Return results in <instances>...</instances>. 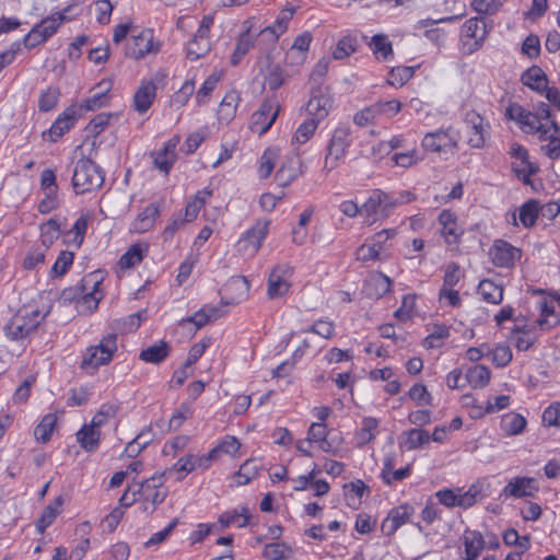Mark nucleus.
Segmentation results:
<instances>
[{
    "label": "nucleus",
    "mask_w": 560,
    "mask_h": 560,
    "mask_svg": "<svg viewBox=\"0 0 560 560\" xmlns=\"http://www.w3.org/2000/svg\"><path fill=\"white\" fill-rule=\"evenodd\" d=\"M450 336V329L445 325H435L430 335L424 339L423 346L428 349L439 348Z\"/></svg>",
    "instance_id": "5fc2aeb1"
},
{
    "label": "nucleus",
    "mask_w": 560,
    "mask_h": 560,
    "mask_svg": "<svg viewBox=\"0 0 560 560\" xmlns=\"http://www.w3.org/2000/svg\"><path fill=\"white\" fill-rule=\"evenodd\" d=\"M369 46L378 60H386L393 54L392 43L383 34L374 35Z\"/></svg>",
    "instance_id": "ea45409f"
},
{
    "label": "nucleus",
    "mask_w": 560,
    "mask_h": 560,
    "mask_svg": "<svg viewBox=\"0 0 560 560\" xmlns=\"http://www.w3.org/2000/svg\"><path fill=\"white\" fill-rule=\"evenodd\" d=\"M538 308L540 317L535 320V327H539L540 330H548L559 324V317L556 315L553 306L546 300L538 302Z\"/></svg>",
    "instance_id": "473e14b6"
},
{
    "label": "nucleus",
    "mask_w": 560,
    "mask_h": 560,
    "mask_svg": "<svg viewBox=\"0 0 560 560\" xmlns=\"http://www.w3.org/2000/svg\"><path fill=\"white\" fill-rule=\"evenodd\" d=\"M62 504V499L61 497H58L55 499V501L52 503H50L49 505H47L40 517L38 518L37 523H36V528L39 533H44V530L49 526L51 525V523L55 521V518L57 517V515L59 514V508L61 506Z\"/></svg>",
    "instance_id": "58836bf2"
},
{
    "label": "nucleus",
    "mask_w": 560,
    "mask_h": 560,
    "mask_svg": "<svg viewBox=\"0 0 560 560\" xmlns=\"http://www.w3.org/2000/svg\"><path fill=\"white\" fill-rule=\"evenodd\" d=\"M501 495L505 498H523L525 497V477H516L511 480L502 490Z\"/></svg>",
    "instance_id": "0e129e2a"
},
{
    "label": "nucleus",
    "mask_w": 560,
    "mask_h": 560,
    "mask_svg": "<svg viewBox=\"0 0 560 560\" xmlns=\"http://www.w3.org/2000/svg\"><path fill=\"white\" fill-rule=\"evenodd\" d=\"M57 31L54 19H49L47 16L31 28V31L24 36L23 44L26 48L33 49L42 43H45L48 38L55 35Z\"/></svg>",
    "instance_id": "dca6fc26"
},
{
    "label": "nucleus",
    "mask_w": 560,
    "mask_h": 560,
    "mask_svg": "<svg viewBox=\"0 0 560 560\" xmlns=\"http://www.w3.org/2000/svg\"><path fill=\"white\" fill-rule=\"evenodd\" d=\"M48 313L49 310L45 313L26 307L19 310L5 324L3 328L5 336L11 340H20L27 337L36 330Z\"/></svg>",
    "instance_id": "7ed1b4c3"
},
{
    "label": "nucleus",
    "mask_w": 560,
    "mask_h": 560,
    "mask_svg": "<svg viewBox=\"0 0 560 560\" xmlns=\"http://www.w3.org/2000/svg\"><path fill=\"white\" fill-rule=\"evenodd\" d=\"M393 459L386 458L384 462V468L381 474V477L386 485H392L394 481H401L408 478L411 474V467L409 465L397 470H393Z\"/></svg>",
    "instance_id": "4c0bfd02"
},
{
    "label": "nucleus",
    "mask_w": 560,
    "mask_h": 560,
    "mask_svg": "<svg viewBox=\"0 0 560 560\" xmlns=\"http://www.w3.org/2000/svg\"><path fill=\"white\" fill-rule=\"evenodd\" d=\"M482 300L491 304H500L503 300V289L492 280L485 279L478 285Z\"/></svg>",
    "instance_id": "f704fd0d"
},
{
    "label": "nucleus",
    "mask_w": 560,
    "mask_h": 560,
    "mask_svg": "<svg viewBox=\"0 0 560 560\" xmlns=\"http://www.w3.org/2000/svg\"><path fill=\"white\" fill-rule=\"evenodd\" d=\"M549 81L544 70L537 66L527 69V88L544 93Z\"/></svg>",
    "instance_id": "79ce46f5"
},
{
    "label": "nucleus",
    "mask_w": 560,
    "mask_h": 560,
    "mask_svg": "<svg viewBox=\"0 0 560 560\" xmlns=\"http://www.w3.org/2000/svg\"><path fill=\"white\" fill-rule=\"evenodd\" d=\"M413 512V509L404 504L390 510L387 518L382 524V530L387 536L393 535L401 525L407 523Z\"/></svg>",
    "instance_id": "412c9836"
},
{
    "label": "nucleus",
    "mask_w": 560,
    "mask_h": 560,
    "mask_svg": "<svg viewBox=\"0 0 560 560\" xmlns=\"http://www.w3.org/2000/svg\"><path fill=\"white\" fill-rule=\"evenodd\" d=\"M109 102L108 90L97 92L93 96L86 98L81 105L79 110L84 108L85 110H96L103 106H106Z\"/></svg>",
    "instance_id": "69168bd1"
},
{
    "label": "nucleus",
    "mask_w": 560,
    "mask_h": 560,
    "mask_svg": "<svg viewBox=\"0 0 560 560\" xmlns=\"http://www.w3.org/2000/svg\"><path fill=\"white\" fill-rule=\"evenodd\" d=\"M465 122L468 127V144L471 148H482L486 141L487 126L483 118L476 112L466 113Z\"/></svg>",
    "instance_id": "f3484780"
},
{
    "label": "nucleus",
    "mask_w": 560,
    "mask_h": 560,
    "mask_svg": "<svg viewBox=\"0 0 560 560\" xmlns=\"http://www.w3.org/2000/svg\"><path fill=\"white\" fill-rule=\"evenodd\" d=\"M332 107V100L329 95L322 93L320 90L313 92L306 104V112L311 118L322 121L329 114Z\"/></svg>",
    "instance_id": "aec40b11"
},
{
    "label": "nucleus",
    "mask_w": 560,
    "mask_h": 560,
    "mask_svg": "<svg viewBox=\"0 0 560 560\" xmlns=\"http://www.w3.org/2000/svg\"><path fill=\"white\" fill-rule=\"evenodd\" d=\"M78 116L79 109L74 105L67 107L57 117L51 127L43 132V138L50 142H56L74 126Z\"/></svg>",
    "instance_id": "f8f14e48"
},
{
    "label": "nucleus",
    "mask_w": 560,
    "mask_h": 560,
    "mask_svg": "<svg viewBox=\"0 0 560 560\" xmlns=\"http://www.w3.org/2000/svg\"><path fill=\"white\" fill-rule=\"evenodd\" d=\"M522 250L503 240H495L489 249L491 261L498 267H509L520 258Z\"/></svg>",
    "instance_id": "2eb2a0df"
},
{
    "label": "nucleus",
    "mask_w": 560,
    "mask_h": 560,
    "mask_svg": "<svg viewBox=\"0 0 560 560\" xmlns=\"http://www.w3.org/2000/svg\"><path fill=\"white\" fill-rule=\"evenodd\" d=\"M170 345L166 341L161 340L145 349H142L139 354V359L147 363L160 364L170 355Z\"/></svg>",
    "instance_id": "393cba45"
},
{
    "label": "nucleus",
    "mask_w": 560,
    "mask_h": 560,
    "mask_svg": "<svg viewBox=\"0 0 560 560\" xmlns=\"http://www.w3.org/2000/svg\"><path fill=\"white\" fill-rule=\"evenodd\" d=\"M401 109L398 100L380 101L362 108L353 115V122L359 127L377 124L383 118H390Z\"/></svg>",
    "instance_id": "20e7f679"
},
{
    "label": "nucleus",
    "mask_w": 560,
    "mask_h": 560,
    "mask_svg": "<svg viewBox=\"0 0 560 560\" xmlns=\"http://www.w3.org/2000/svg\"><path fill=\"white\" fill-rule=\"evenodd\" d=\"M266 62L268 65L264 73L262 88L267 84L271 91H276L285 82L284 70L280 65L270 62L269 58H267Z\"/></svg>",
    "instance_id": "2f4dec72"
},
{
    "label": "nucleus",
    "mask_w": 560,
    "mask_h": 560,
    "mask_svg": "<svg viewBox=\"0 0 560 560\" xmlns=\"http://www.w3.org/2000/svg\"><path fill=\"white\" fill-rule=\"evenodd\" d=\"M462 34L466 38L475 40V45L479 46L488 34V24L485 18H470L463 24Z\"/></svg>",
    "instance_id": "4be33fe9"
},
{
    "label": "nucleus",
    "mask_w": 560,
    "mask_h": 560,
    "mask_svg": "<svg viewBox=\"0 0 560 560\" xmlns=\"http://www.w3.org/2000/svg\"><path fill=\"white\" fill-rule=\"evenodd\" d=\"M101 279L96 273H90L81 280L80 300L78 301L79 312L92 313L97 308L103 294L98 292Z\"/></svg>",
    "instance_id": "9d476101"
},
{
    "label": "nucleus",
    "mask_w": 560,
    "mask_h": 560,
    "mask_svg": "<svg viewBox=\"0 0 560 560\" xmlns=\"http://www.w3.org/2000/svg\"><path fill=\"white\" fill-rule=\"evenodd\" d=\"M279 151L275 148L267 149L260 158L258 174L260 178H267L273 167L276 160L278 159Z\"/></svg>",
    "instance_id": "603ef678"
},
{
    "label": "nucleus",
    "mask_w": 560,
    "mask_h": 560,
    "mask_svg": "<svg viewBox=\"0 0 560 560\" xmlns=\"http://www.w3.org/2000/svg\"><path fill=\"white\" fill-rule=\"evenodd\" d=\"M260 466L258 465L256 459H247L235 472V478H237V486H245L248 482H250L254 478H256Z\"/></svg>",
    "instance_id": "37998d69"
},
{
    "label": "nucleus",
    "mask_w": 560,
    "mask_h": 560,
    "mask_svg": "<svg viewBox=\"0 0 560 560\" xmlns=\"http://www.w3.org/2000/svg\"><path fill=\"white\" fill-rule=\"evenodd\" d=\"M280 104L276 95L266 97L259 108L252 115L250 129L259 136L266 133L276 121Z\"/></svg>",
    "instance_id": "1a4fd4ad"
},
{
    "label": "nucleus",
    "mask_w": 560,
    "mask_h": 560,
    "mask_svg": "<svg viewBox=\"0 0 560 560\" xmlns=\"http://www.w3.org/2000/svg\"><path fill=\"white\" fill-rule=\"evenodd\" d=\"M195 92V81L186 80L182 88L173 95L172 104L176 107H182L187 104L189 98Z\"/></svg>",
    "instance_id": "052dcab7"
},
{
    "label": "nucleus",
    "mask_w": 560,
    "mask_h": 560,
    "mask_svg": "<svg viewBox=\"0 0 560 560\" xmlns=\"http://www.w3.org/2000/svg\"><path fill=\"white\" fill-rule=\"evenodd\" d=\"M178 142L179 138L173 137L164 144L163 149L151 153L154 166L164 174L170 173L176 161L177 155L175 150Z\"/></svg>",
    "instance_id": "6ab92c4d"
},
{
    "label": "nucleus",
    "mask_w": 560,
    "mask_h": 560,
    "mask_svg": "<svg viewBox=\"0 0 560 560\" xmlns=\"http://www.w3.org/2000/svg\"><path fill=\"white\" fill-rule=\"evenodd\" d=\"M219 82V77L212 74L208 77L196 94V102L198 105H203L208 102L212 91L215 89Z\"/></svg>",
    "instance_id": "680f3d73"
},
{
    "label": "nucleus",
    "mask_w": 560,
    "mask_h": 560,
    "mask_svg": "<svg viewBox=\"0 0 560 560\" xmlns=\"http://www.w3.org/2000/svg\"><path fill=\"white\" fill-rule=\"evenodd\" d=\"M210 196H211L210 190L203 189V190L197 191V194L194 196V198L187 202L184 213H183V218L187 222L194 221L197 218L200 209L205 206L207 198H209Z\"/></svg>",
    "instance_id": "c9c22d12"
},
{
    "label": "nucleus",
    "mask_w": 560,
    "mask_h": 560,
    "mask_svg": "<svg viewBox=\"0 0 560 560\" xmlns=\"http://www.w3.org/2000/svg\"><path fill=\"white\" fill-rule=\"evenodd\" d=\"M459 139V132L450 126L425 133L421 145L424 151L447 153L457 148Z\"/></svg>",
    "instance_id": "6e6552de"
},
{
    "label": "nucleus",
    "mask_w": 560,
    "mask_h": 560,
    "mask_svg": "<svg viewBox=\"0 0 560 560\" xmlns=\"http://www.w3.org/2000/svg\"><path fill=\"white\" fill-rule=\"evenodd\" d=\"M358 38L354 35H346L339 39L332 52L335 59H345L357 50Z\"/></svg>",
    "instance_id": "de8ad7c7"
},
{
    "label": "nucleus",
    "mask_w": 560,
    "mask_h": 560,
    "mask_svg": "<svg viewBox=\"0 0 560 560\" xmlns=\"http://www.w3.org/2000/svg\"><path fill=\"white\" fill-rule=\"evenodd\" d=\"M509 155L513 160L512 172L515 177L525 184V150L522 144L513 142L510 145Z\"/></svg>",
    "instance_id": "7c9ffc66"
},
{
    "label": "nucleus",
    "mask_w": 560,
    "mask_h": 560,
    "mask_svg": "<svg viewBox=\"0 0 560 560\" xmlns=\"http://www.w3.org/2000/svg\"><path fill=\"white\" fill-rule=\"evenodd\" d=\"M262 556L267 560H282L292 556V548L284 542L267 544Z\"/></svg>",
    "instance_id": "09e8293b"
},
{
    "label": "nucleus",
    "mask_w": 560,
    "mask_h": 560,
    "mask_svg": "<svg viewBox=\"0 0 560 560\" xmlns=\"http://www.w3.org/2000/svg\"><path fill=\"white\" fill-rule=\"evenodd\" d=\"M269 224V220H258L246 232L244 238L241 242L248 243L252 246V250L256 253L260 248L262 241L268 234Z\"/></svg>",
    "instance_id": "bb28decb"
},
{
    "label": "nucleus",
    "mask_w": 560,
    "mask_h": 560,
    "mask_svg": "<svg viewBox=\"0 0 560 560\" xmlns=\"http://www.w3.org/2000/svg\"><path fill=\"white\" fill-rule=\"evenodd\" d=\"M166 74L158 72L151 80H142L133 95V107L139 114L147 113L152 106L155 97L158 83L162 82Z\"/></svg>",
    "instance_id": "9b49d317"
},
{
    "label": "nucleus",
    "mask_w": 560,
    "mask_h": 560,
    "mask_svg": "<svg viewBox=\"0 0 560 560\" xmlns=\"http://www.w3.org/2000/svg\"><path fill=\"white\" fill-rule=\"evenodd\" d=\"M490 378L491 372L489 368L482 364L470 366L465 373V380L472 388L486 387Z\"/></svg>",
    "instance_id": "c85d7f7f"
},
{
    "label": "nucleus",
    "mask_w": 560,
    "mask_h": 560,
    "mask_svg": "<svg viewBox=\"0 0 560 560\" xmlns=\"http://www.w3.org/2000/svg\"><path fill=\"white\" fill-rule=\"evenodd\" d=\"M45 253H46V248L43 246L36 247V248L30 250L23 261L24 268L27 270H33L38 265L44 264Z\"/></svg>",
    "instance_id": "338daca9"
},
{
    "label": "nucleus",
    "mask_w": 560,
    "mask_h": 560,
    "mask_svg": "<svg viewBox=\"0 0 560 560\" xmlns=\"http://www.w3.org/2000/svg\"><path fill=\"white\" fill-rule=\"evenodd\" d=\"M466 560H476L486 546V540L477 530H466L463 535Z\"/></svg>",
    "instance_id": "a878e982"
},
{
    "label": "nucleus",
    "mask_w": 560,
    "mask_h": 560,
    "mask_svg": "<svg viewBox=\"0 0 560 560\" xmlns=\"http://www.w3.org/2000/svg\"><path fill=\"white\" fill-rule=\"evenodd\" d=\"M117 350L116 336L110 334L104 337L100 345L86 349L81 368L94 372L101 365L107 364Z\"/></svg>",
    "instance_id": "0eeeda50"
},
{
    "label": "nucleus",
    "mask_w": 560,
    "mask_h": 560,
    "mask_svg": "<svg viewBox=\"0 0 560 560\" xmlns=\"http://www.w3.org/2000/svg\"><path fill=\"white\" fill-rule=\"evenodd\" d=\"M153 50V36L150 30H144L133 35L127 42L126 56L132 59H141Z\"/></svg>",
    "instance_id": "a211bd4d"
},
{
    "label": "nucleus",
    "mask_w": 560,
    "mask_h": 560,
    "mask_svg": "<svg viewBox=\"0 0 560 560\" xmlns=\"http://www.w3.org/2000/svg\"><path fill=\"white\" fill-rule=\"evenodd\" d=\"M352 142L351 128L348 125L338 126L328 142L324 168L328 172L337 167L338 161L342 159Z\"/></svg>",
    "instance_id": "423d86ee"
},
{
    "label": "nucleus",
    "mask_w": 560,
    "mask_h": 560,
    "mask_svg": "<svg viewBox=\"0 0 560 560\" xmlns=\"http://www.w3.org/2000/svg\"><path fill=\"white\" fill-rule=\"evenodd\" d=\"M378 427V420L373 417H365L362 420V427L357 432V443L359 446H363L375 438V430Z\"/></svg>",
    "instance_id": "c03bdc74"
},
{
    "label": "nucleus",
    "mask_w": 560,
    "mask_h": 560,
    "mask_svg": "<svg viewBox=\"0 0 560 560\" xmlns=\"http://www.w3.org/2000/svg\"><path fill=\"white\" fill-rule=\"evenodd\" d=\"M301 161L299 156H290L282 163L276 173V180L279 186L285 187L290 185L301 173Z\"/></svg>",
    "instance_id": "5701e85b"
},
{
    "label": "nucleus",
    "mask_w": 560,
    "mask_h": 560,
    "mask_svg": "<svg viewBox=\"0 0 560 560\" xmlns=\"http://www.w3.org/2000/svg\"><path fill=\"white\" fill-rule=\"evenodd\" d=\"M253 46L254 39L250 35V26H248L237 38L235 49L231 56V63L233 66L238 65Z\"/></svg>",
    "instance_id": "72a5a7b5"
},
{
    "label": "nucleus",
    "mask_w": 560,
    "mask_h": 560,
    "mask_svg": "<svg viewBox=\"0 0 560 560\" xmlns=\"http://www.w3.org/2000/svg\"><path fill=\"white\" fill-rule=\"evenodd\" d=\"M144 313L145 312H137V313L130 314L126 317L115 319L113 322L112 327H113V329H115L121 334H128V332L136 331L141 325L142 314H144Z\"/></svg>",
    "instance_id": "a19ab883"
},
{
    "label": "nucleus",
    "mask_w": 560,
    "mask_h": 560,
    "mask_svg": "<svg viewBox=\"0 0 560 560\" xmlns=\"http://www.w3.org/2000/svg\"><path fill=\"white\" fill-rule=\"evenodd\" d=\"M542 421L549 427H560V402L551 404L544 411Z\"/></svg>",
    "instance_id": "774afa93"
},
{
    "label": "nucleus",
    "mask_w": 560,
    "mask_h": 560,
    "mask_svg": "<svg viewBox=\"0 0 560 560\" xmlns=\"http://www.w3.org/2000/svg\"><path fill=\"white\" fill-rule=\"evenodd\" d=\"M319 122L320 121L315 120L314 118H307L298 127L292 138V142L303 144L306 141H308L311 137L314 135L315 130L317 129Z\"/></svg>",
    "instance_id": "3c124183"
},
{
    "label": "nucleus",
    "mask_w": 560,
    "mask_h": 560,
    "mask_svg": "<svg viewBox=\"0 0 560 560\" xmlns=\"http://www.w3.org/2000/svg\"><path fill=\"white\" fill-rule=\"evenodd\" d=\"M241 97L236 92L228 93L220 104V113L226 118H232L236 112Z\"/></svg>",
    "instance_id": "e2e57ef3"
},
{
    "label": "nucleus",
    "mask_w": 560,
    "mask_h": 560,
    "mask_svg": "<svg viewBox=\"0 0 560 560\" xmlns=\"http://www.w3.org/2000/svg\"><path fill=\"white\" fill-rule=\"evenodd\" d=\"M502 429L509 435H515L525 428V418L522 415H506L501 422Z\"/></svg>",
    "instance_id": "6e6d98bb"
},
{
    "label": "nucleus",
    "mask_w": 560,
    "mask_h": 560,
    "mask_svg": "<svg viewBox=\"0 0 560 560\" xmlns=\"http://www.w3.org/2000/svg\"><path fill=\"white\" fill-rule=\"evenodd\" d=\"M42 246L46 249L52 244L59 236L60 226L57 220L49 219L45 224L42 225Z\"/></svg>",
    "instance_id": "13d9d810"
},
{
    "label": "nucleus",
    "mask_w": 560,
    "mask_h": 560,
    "mask_svg": "<svg viewBox=\"0 0 560 560\" xmlns=\"http://www.w3.org/2000/svg\"><path fill=\"white\" fill-rule=\"evenodd\" d=\"M293 269L288 264L276 266L268 278V296L270 299L280 298L289 292V279Z\"/></svg>",
    "instance_id": "ddd939ff"
},
{
    "label": "nucleus",
    "mask_w": 560,
    "mask_h": 560,
    "mask_svg": "<svg viewBox=\"0 0 560 560\" xmlns=\"http://www.w3.org/2000/svg\"><path fill=\"white\" fill-rule=\"evenodd\" d=\"M57 422V417L52 413L46 415L34 430L35 439L42 443L49 441Z\"/></svg>",
    "instance_id": "49530a36"
},
{
    "label": "nucleus",
    "mask_w": 560,
    "mask_h": 560,
    "mask_svg": "<svg viewBox=\"0 0 560 560\" xmlns=\"http://www.w3.org/2000/svg\"><path fill=\"white\" fill-rule=\"evenodd\" d=\"M413 72L412 67L393 68L388 73L387 83L393 86H401L412 78Z\"/></svg>",
    "instance_id": "4d7b16f0"
},
{
    "label": "nucleus",
    "mask_w": 560,
    "mask_h": 560,
    "mask_svg": "<svg viewBox=\"0 0 560 560\" xmlns=\"http://www.w3.org/2000/svg\"><path fill=\"white\" fill-rule=\"evenodd\" d=\"M147 248H143L141 244L131 245L127 252L119 258L120 268H131L140 264L144 257Z\"/></svg>",
    "instance_id": "a18cd8bd"
},
{
    "label": "nucleus",
    "mask_w": 560,
    "mask_h": 560,
    "mask_svg": "<svg viewBox=\"0 0 560 560\" xmlns=\"http://www.w3.org/2000/svg\"><path fill=\"white\" fill-rule=\"evenodd\" d=\"M73 253L62 250L50 269V276H63L73 262Z\"/></svg>",
    "instance_id": "bf43d9fd"
},
{
    "label": "nucleus",
    "mask_w": 560,
    "mask_h": 560,
    "mask_svg": "<svg viewBox=\"0 0 560 560\" xmlns=\"http://www.w3.org/2000/svg\"><path fill=\"white\" fill-rule=\"evenodd\" d=\"M404 445L407 450H416L430 441V435L425 430L411 429L404 433Z\"/></svg>",
    "instance_id": "8fccbe9b"
},
{
    "label": "nucleus",
    "mask_w": 560,
    "mask_h": 560,
    "mask_svg": "<svg viewBox=\"0 0 560 560\" xmlns=\"http://www.w3.org/2000/svg\"><path fill=\"white\" fill-rule=\"evenodd\" d=\"M160 214V209L156 205L150 203L147 206L131 223V231L136 233H144L149 231Z\"/></svg>",
    "instance_id": "b1692460"
},
{
    "label": "nucleus",
    "mask_w": 560,
    "mask_h": 560,
    "mask_svg": "<svg viewBox=\"0 0 560 560\" xmlns=\"http://www.w3.org/2000/svg\"><path fill=\"white\" fill-rule=\"evenodd\" d=\"M104 178L102 168L92 160L83 158L75 163L72 186L77 195H83L100 189Z\"/></svg>",
    "instance_id": "f03ea898"
},
{
    "label": "nucleus",
    "mask_w": 560,
    "mask_h": 560,
    "mask_svg": "<svg viewBox=\"0 0 560 560\" xmlns=\"http://www.w3.org/2000/svg\"><path fill=\"white\" fill-rule=\"evenodd\" d=\"M60 96L58 88L49 86L47 90L42 92L38 98V109L40 112H49L56 107Z\"/></svg>",
    "instance_id": "864d4df0"
},
{
    "label": "nucleus",
    "mask_w": 560,
    "mask_h": 560,
    "mask_svg": "<svg viewBox=\"0 0 560 560\" xmlns=\"http://www.w3.org/2000/svg\"><path fill=\"white\" fill-rule=\"evenodd\" d=\"M101 430L95 429L90 424H84L77 432V441L85 452H94L100 444Z\"/></svg>",
    "instance_id": "cd10ccee"
},
{
    "label": "nucleus",
    "mask_w": 560,
    "mask_h": 560,
    "mask_svg": "<svg viewBox=\"0 0 560 560\" xmlns=\"http://www.w3.org/2000/svg\"><path fill=\"white\" fill-rule=\"evenodd\" d=\"M527 132L538 135L539 140H548L541 145L542 153L551 160L560 158L559 127L550 118L549 106L542 104L536 114L527 113Z\"/></svg>",
    "instance_id": "f257e3e1"
},
{
    "label": "nucleus",
    "mask_w": 560,
    "mask_h": 560,
    "mask_svg": "<svg viewBox=\"0 0 560 560\" xmlns=\"http://www.w3.org/2000/svg\"><path fill=\"white\" fill-rule=\"evenodd\" d=\"M488 487L489 485L483 480L472 483L466 492L459 494V506L464 509L472 506L476 502L487 497L486 489Z\"/></svg>",
    "instance_id": "c756f323"
},
{
    "label": "nucleus",
    "mask_w": 560,
    "mask_h": 560,
    "mask_svg": "<svg viewBox=\"0 0 560 560\" xmlns=\"http://www.w3.org/2000/svg\"><path fill=\"white\" fill-rule=\"evenodd\" d=\"M164 483V475H154L151 478L135 483L137 487L138 500L142 501L141 509L145 513H153L159 504L166 498V491L162 489Z\"/></svg>",
    "instance_id": "39448f33"
},
{
    "label": "nucleus",
    "mask_w": 560,
    "mask_h": 560,
    "mask_svg": "<svg viewBox=\"0 0 560 560\" xmlns=\"http://www.w3.org/2000/svg\"><path fill=\"white\" fill-rule=\"evenodd\" d=\"M368 490V486L360 479H357L349 485H345L347 504L353 509H358L361 504V499L364 492Z\"/></svg>",
    "instance_id": "e433bc0d"
},
{
    "label": "nucleus",
    "mask_w": 560,
    "mask_h": 560,
    "mask_svg": "<svg viewBox=\"0 0 560 560\" xmlns=\"http://www.w3.org/2000/svg\"><path fill=\"white\" fill-rule=\"evenodd\" d=\"M390 202L389 194L381 189H374L361 206V214L366 217H386L392 210Z\"/></svg>",
    "instance_id": "4468645a"
}]
</instances>
